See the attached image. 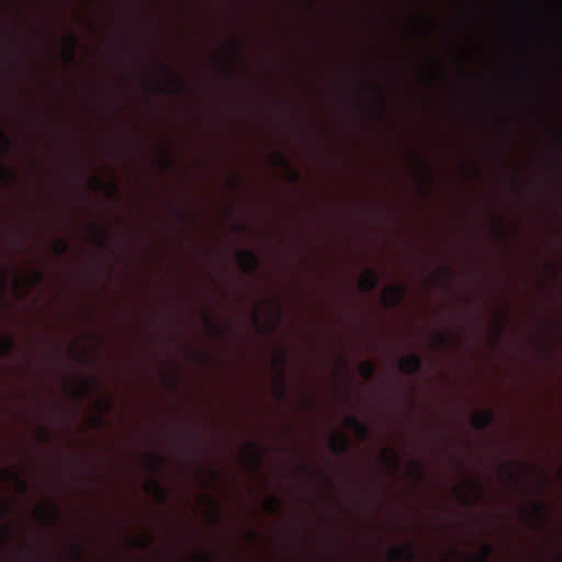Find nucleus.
Here are the masks:
<instances>
[{
    "mask_svg": "<svg viewBox=\"0 0 562 562\" xmlns=\"http://www.w3.org/2000/svg\"><path fill=\"white\" fill-rule=\"evenodd\" d=\"M389 558L392 562H414L416 559V551L413 543H406L402 547L396 546L391 549Z\"/></svg>",
    "mask_w": 562,
    "mask_h": 562,
    "instance_id": "f257e3e1",
    "label": "nucleus"
},
{
    "mask_svg": "<svg viewBox=\"0 0 562 562\" xmlns=\"http://www.w3.org/2000/svg\"><path fill=\"white\" fill-rule=\"evenodd\" d=\"M238 261L245 273H254L258 267L259 261L256 254L250 249H241L237 252Z\"/></svg>",
    "mask_w": 562,
    "mask_h": 562,
    "instance_id": "f03ea898",
    "label": "nucleus"
},
{
    "mask_svg": "<svg viewBox=\"0 0 562 562\" xmlns=\"http://www.w3.org/2000/svg\"><path fill=\"white\" fill-rule=\"evenodd\" d=\"M422 364L423 360L420 356L417 353H411L400 361L398 369L406 375H415L419 372Z\"/></svg>",
    "mask_w": 562,
    "mask_h": 562,
    "instance_id": "7ed1b4c3",
    "label": "nucleus"
},
{
    "mask_svg": "<svg viewBox=\"0 0 562 562\" xmlns=\"http://www.w3.org/2000/svg\"><path fill=\"white\" fill-rule=\"evenodd\" d=\"M406 294V288L403 285H393L385 290L382 300L385 306L395 307L398 305Z\"/></svg>",
    "mask_w": 562,
    "mask_h": 562,
    "instance_id": "20e7f679",
    "label": "nucleus"
},
{
    "mask_svg": "<svg viewBox=\"0 0 562 562\" xmlns=\"http://www.w3.org/2000/svg\"><path fill=\"white\" fill-rule=\"evenodd\" d=\"M494 419V412L491 409H484L475 413L471 418V423L476 430L483 431L490 427Z\"/></svg>",
    "mask_w": 562,
    "mask_h": 562,
    "instance_id": "39448f33",
    "label": "nucleus"
},
{
    "mask_svg": "<svg viewBox=\"0 0 562 562\" xmlns=\"http://www.w3.org/2000/svg\"><path fill=\"white\" fill-rule=\"evenodd\" d=\"M0 480L3 482H13L16 491L21 494H25L29 491V484L23 480L20 474L12 471L11 469H4L0 471Z\"/></svg>",
    "mask_w": 562,
    "mask_h": 562,
    "instance_id": "423d86ee",
    "label": "nucleus"
},
{
    "mask_svg": "<svg viewBox=\"0 0 562 562\" xmlns=\"http://www.w3.org/2000/svg\"><path fill=\"white\" fill-rule=\"evenodd\" d=\"M379 274L373 269H366L359 279V289L363 293H369L376 288Z\"/></svg>",
    "mask_w": 562,
    "mask_h": 562,
    "instance_id": "0eeeda50",
    "label": "nucleus"
},
{
    "mask_svg": "<svg viewBox=\"0 0 562 562\" xmlns=\"http://www.w3.org/2000/svg\"><path fill=\"white\" fill-rule=\"evenodd\" d=\"M345 426L352 430L360 439H367L369 436V429L364 423H362L356 415L347 416Z\"/></svg>",
    "mask_w": 562,
    "mask_h": 562,
    "instance_id": "6e6552de",
    "label": "nucleus"
},
{
    "mask_svg": "<svg viewBox=\"0 0 562 562\" xmlns=\"http://www.w3.org/2000/svg\"><path fill=\"white\" fill-rule=\"evenodd\" d=\"M329 445L334 453L344 454L348 450L349 440L344 434H338L331 436Z\"/></svg>",
    "mask_w": 562,
    "mask_h": 562,
    "instance_id": "1a4fd4ad",
    "label": "nucleus"
},
{
    "mask_svg": "<svg viewBox=\"0 0 562 562\" xmlns=\"http://www.w3.org/2000/svg\"><path fill=\"white\" fill-rule=\"evenodd\" d=\"M38 515H40L41 519L46 525H48V524H53L57 520L59 510H58V507L54 503H49L47 509H44V508L38 509Z\"/></svg>",
    "mask_w": 562,
    "mask_h": 562,
    "instance_id": "9d476101",
    "label": "nucleus"
},
{
    "mask_svg": "<svg viewBox=\"0 0 562 562\" xmlns=\"http://www.w3.org/2000/svg\"><path fill=\"white\" fill-rule=\"evenodd\" d=\"M78 40L72 34H68L64 37V44H65V57L68 61H72L76 56V46H77Z\"/></svg>",
    "mask_w": 562,
    "mask_h": 562,
    "instance_id": "9b49d317",
    "label": "nucleus"
},
{
    "mask_svg": "<svg viewBox=\"0 0 562 562\" xmlns=\"http://www.w3.org/2000/svg\"><path fill=\"white\" fill-rule=\"evenodd\" d=\"M248 448L250 450L249 463L254 467L255 470H257L261 467L262 463V452L258 445L254 441L248 442Z\"/></svg>",
    "mask_w": 562,
    "mask_h": 562,
    "instance_id": "f8f14e48",
    "label": "nucleus"
},
{
    "mask_svg": "<svg viewBox=\"0 0 562 562\" xmlns=\"http://www.w3.org/2000/svg\"><path fill=\"white\" fill-rule=\"evenodd\" d=\"M359 373L363 379H372L375 373V364L373 361L367 359L359 366Z\"/></svg>",
    "mask_w": 562,
    "mask_h": 562,
    "instance_id": "ddd939ff",
    "label": "nucleus"
},
{
    "mask_svg": "<svg viewBox=\"0 0 562 562\" xmlns=\"http://www.w3.org/2000/svg\"><path fill=\"white\" fill-rule=\"evenodd\" d=\"M272 160H273V165H276V166H283V167L289 168L292 181H297L299 173L295 170L290 168V165L283 154L274 153L272 156Z\"/></svg>",
    "mask_w": 562,
    "mask_h": 562,
    "instance_id": "4468645a",
    "label": "nucleus"
},
{
    "mask_svg": "<svg viewBox=\"0 0 562 562\" xmlns=\"http://www.w3.org/2000/svg\"><path fill=\"white\" fill-rule=\"evenodd\" d=\"M93 190H100L101 188L108 189L109 195H115L117 192V186L114 182L105 183L99 177H94L91 180Z\"/></svg>",
    "mask_w": 562,
    "mask_h": 562,
    "instance_id": "2eb2a0df",
    "label": "nucleus"
},
{
    "mask_svg": "<svg viewBox=\"0 0 562 562\" xmlns=\"http://www.w3.org/2000/svg\"><path fill=\"white\" fill-rule=\"evenodd\" d=\"M90 228L93 233L92 238H93L94 243L97 244L98 247L103 248V246H104L103 237L106 234V229L104 227H101L97 223H91Z\"/></svg>",
    "mask_w": 562,
    "mask_h": 562,
    "instance_id": "dca6fc26",
    "label": "nucleus"
},
{
    "mask_svg": "<svg viewBox=\"0 0 562 562\" xmlns=\"http://www.w3.org/2000/svg\"><path fill=\"white\" fill-rule=\"evenodd\" d=\"M382 458H383V461L385 463H387L391 468L397 469L398 453L394 449H392V448L384 449L383 453H382Z\"/></svg>",
    "mask_w": 562,
    "mask_h": 562,
    "instance_id": "f3484780",
    "label": "nucleus"
},
{
    "mask_svg": "<svg viewBox=\"0 0 562 562\" xmlns=\"http://www.w3.org/2000/svg\"><path fill=\"white\" fill-rule=\"evenodd\" d=\"M15 348V342L11 337H4L0 340V358H7Z\"/></svg>",
    "mask_w": 562,
    "mask_h": 562,
    "instance_id": "a211bd4d",
    "label": "nucleus"
},
{
    "mask_svg": "<svg viewBox=\"0 0 562 562\" xmlns=\"http://www.w3.org/2000/svg\"><path fill=\"white\" fill-rule=\"evenodd\" d=\"M548 507L543 502H536L532 506L531 514L541 521L547 520Z\"/></svg>",
    "mask_w": 562,
    "mask_h": 562,
    "instance_id": "6ab92c4d",
    "label": "nucleus"
},
{
    "mask_svg": "<svg viewBox=\"0 0 562 562\" xmlns=\"http://www.w3.org/2000/svg\"><path fill=\"white\" fill-rule=\"evenodd\" d=\"M148 486L154 492V494L156 495V497L158 498L159 502L166 501V497H167L166 492L158 481L150 479L148 481Z\"/></svg>",
    "mask_w": 562,
    "mask_h": 562,
    "instance_id": "aec40b11",
    "label": "nucleus"
},
{
    "mask_svg": "<svg viewBox=\"0 0 562 562\" xmlns=\"http://www.w3.org/2000/svg\"><path fill=\"white\" fill-rule=\"evenodd\" d=\"M11 139L0 124V153L7 155L11 149Z\"/></svg>",
    "mask_w": 562,
    "mask_h": 562,
    "instance_id": "412c9836",
    "label": "nucleus"
},
{
    "mask_svg": "<svg viewBox=\"0 0 562 562\" xmlns=\"http://www.w3.org/2000/svg\"><path fill=\"white\" fill-rule=\"evenodd\" d=\"M149 459H150V471L153 472H157V471H160L164 467V458L157 453V452H150L149 453Z\"/></svg>",
    "mask_w": 562,
    "mask_h": 562,
    "instance_id": "4be33fe9",
    "label": "nucleus"
},
{
    "mask_svg": "<svg viewBox=\"0 0 562 562\" xmlns=\"http://www.w3.org/2000/svg\"><path fill=\"white\" fill-rule=\"evenodd\" d=\"M265 509L269 513V514H277L279 512V508H280V501L278 499V497L276 496H269L266 501H265Z\"/></svg>",
    "mask_w": 562,
    "mask_h": 562,
    "instance_id": "5701e85b",
    "label": "nucleus"
},
{
    "mask_svg": "<svg viewBox=\"0 0 562 562\" xmlns=\"http://www.w3.org/2000/svg\"><path fill=\"white\" fill-rule=\"evenodd\" d=\"M494 547L485 543L480 550V554L475 557V562H487V559L493 554Z\"/></svg>",
    "mask_w": 562,
    "mask_h": 562,
    "instance_id": "b1692460",
    "label": "nucleus"
},
{
    "mask_svg": "<svg viewBox=\"0 0 562 562\" xmlns=\"http://www.w3.org/2000/svg\"><path fill=\"white\" fill-rule=\"evenodd\" d=\"M53 250L57 256H63L69 250V245L65 239L58 238L53 246Z\"/></svg>",
    "mask_w": 562,
    "mask_h": 562,
    "instance_id": "393cba45",
    "label": "nucleus"
},
{
    "mask_svg": "<svg viewBox=\"0 0 562 562\" xmlns=\"http://www.w3.org/2000/svg\"><path fill=\"white\" fill-rule=\"evenodd\" d=\"M285 393H286V384H285V380H284V376H283V372L280 374V378L278 380V385H277V396L278 398H283L285 396Z\"/></svg>",
    "mask_w": 562,
    "mask_h": 562,
    "instance_id": "a878e982",
    "label": "nucleus"
},
{
    "mask_svg": "<svg viewBox=\"0 0 562 562\" xmlns=\"http://www.w3.org/2000/svg\"><path fill=\"white\" fill-rule=\"evenodd\" d=\"M11 528L9 526L2 527L0 529V546H5L9 543L11 538Z\"/></svg>",
    "mask_w": 562,
    "mask_h": 562,
    "instance_id": "bb28decb",
    "label": "nucleus"
},
{
    "mask_svg": "<svg viewBox=\"0 0 562 562\" xmlns=\"http://www.w3.org/2000/svg\"><path fill=\"white\" fill-rule=\"evenodd\" d=\"M15 178V172L12 169L5 168L4 166L0 165V181H4L7 179L14 180Z\"/></svg>",
    "mask_w": 562,
    "mask_h": 562,
    "instance_id": "cd10ccee",
    "label": "nucleus"
},
{
    "mask_svg": "<svg viewBox=\"0 0 562 562\" xmlns=\"http://www.w3.org/2000/svg\"><path fill=\"white\" fill-rule=\"evenodd\" d=\"M44 281V273L41 270H35L31 274L32 285H40Z\"/></svg>",
    "mask_w": 562,
    "mask_h": 562,
    "instance_id": "c85d7f7f",
    "label": "nucleus"
},
{
    "mask_svg": "<svg viewBox=\"0 0 562 562\" xmlns=\"http://www.w3.org/2000/svg\"><path fill=\"white\" fill-rule=\"evenodd\" d=\"M159 65L169 74H171L173 76V78L176 79V81L178 82V85L180 86V88H184V83H183V80L181 79L180 76H178L167 64L165 63H159Z\"/></svg>",
    "mask_w": 562,
    "mask_h": 562,
    "instance_id": "c756f323",
    "label": "nucleus"
},
{
    "mask_svg": "<svg viewBox=\"0 0 562 562\" xmlns=\"http://www.w3.org/2000/svg\"><path fill=\"white\" fill-rule=\"evenodd\" d=\"M161 161H162V165H164L165 168L170 169V168L173 167V159L171 158V156L167 151L162 153Z\"/></svg>",
    "mask_w": 562,
    "mask_h": 562,
    "instance_id": "7c9ffc66",
    "label": "nucleus"
},
{
    "mask_svg": "<svg viewBox=\"0 0 562 562\" xmlns=\"http://www.w3.org/2000/svg\"><path fill=\"white\" fill-rule=\"evenodd\" d=\"M91 383L92 382H87V381L82 382L77 395L82 396V395L89 393L90 389H91Z\"/></svg>",
    "mask_w": 562,
    "mask_h": 562,
    "instance_id": "2f4dec72",
    "label": "nucleus"
},
{
    "mask_svg": "<svg viewBox=\"0 0 562 562\" xmlns=\"http://www.w3.org/2000/svg\"><path fill=\"white\" fill-rule=\"evenodd\" d=\"M423 168L425 170L424 180L426 182H429L430 181V177H431V167H430V165L427 161H424L423 162Z\"/></svg>",
    "mask_w": 562,
    "mask_h": 562,
    "instance_id": "473e14b6",
    "label": "nucleus"
},
{
    "mask_svg": "<svg viewBox=\"0 0 562 562\" xmlns=\"http://www.w3.org/2000/svg\"><path fill=\"white\" fill-rule=\"evenodd\" d=\"M150 538L146 536L138 540L135 544L142 549H147L150 546Z\"/></svg>",
    "mask_w": 562,
    "mask_h": 562,
    "instance_id": "72a5a7b5",
    "label": "nucleus"
},
{
    "mask_svg": "<svg viewBox=\"0 0 562 562\" xmlns=\"http://www.w3.org/2000/svg\"><path fill=\"white\" fill-rule=\"evenodd\" d=\"M437 340L442 347H447L449 345V336L445 334H437Z\"/></svg>",
    "mask_w": 562,
    "mask_h": 562,
    "instance_id": "f704fd0d",
    "label": "nucleus"
},
{
    "mask_svg": "<svg viewBox=\"0 0 562 562\" xmlns=\"http://www.w3.org/2000/svg\"><path fill=\"white\" fill-rule=\"evenodd\" d=\"M507 325V315L506 314H503L502 315V318L499 321V333H502L504 330V328L506 327Z\"/></svg>",
    "mask_w": 562,
    "mask_h": 562,
    "instance_id": "c9c22d12",
    "label": "nucleus"
},
{
    "mask_svg": "<svg viewBox=\"0 0 562 562\" xmlns=\"http://www.w3.org/2000/svg\"><path fill=\"white\" fill-rule=\"evenodd\" d=\"M205 324L209 329L216 331V334H220V331L215 328V326L213 325V323L209 316L205 317Z\"/></svg>",
    "mask_w": 562,
    "mask_h": 562,
    "instance_id": "e433bc0d",
    "label": "nucleus"
},
{
    "mask_svg": "<svg viewBox=\"0 0 562 562\" xmlns=\"http://www.w3.org/2000/svg\"><path fill=\"white\" fill-rule=\"evenodd\" d=\"M204 498H205V501H206L210 505H212V506H216L217 510H220V507L217 506V504H216L215 499H214L211 495L205 494V495H204Z\"/></svg>",
    "mask_w": 562,
    "mask_h": 562,
    "instance_id": "4c0bfd02",
    "label": "nucleus"
},
{
    "mask_svg": "<svg viewBox=\"0 0 562 562\" xmlns=\"http://www.w3.org/2000/svg\"><path fill=\"white\" fill-rule=\"evenodd\" d=\"M413 467H414L415 472L417 473V475L418 476H423V469H422L420 464H418L417 462H414Z\"/></svg>",
    "mask_w": 562,
    "mask_h": 562,
    "instance_id": "58836bf2",
    "label": "nucleus"
},
{
    "mask_svg": "<svg viewBox=\"0 0 562 562\" xmlns=\"http://www.w3.org/2000/svg\"><path fill=\"white\" fill-rule=\"evenodd\" d=\"M235 228H236L237 233L244 234L246 232V229H247V226L244 225V224H239V225H236Z\"/></svg>",
    "mask_w": 562,
    "mask_h": 562,
    "instance_id": "ea45409f",
    "label": "nucleus"
},
{
    "mask_svg": "<svg viewBox=\"0 0 562 562\" xmlns=\"http://www.w3.org/2000/svg\"><path fill=\"white\" fill-rule=\"evenodd\" d=\"M443 274H445L446 281L450 282V279H451V276H452L451 270L449 268H446L445 271H443Z\"/></svg>",
    "mask_w": 562,
    "mask_h": 562,
    "instance_id": "a19ab883",
    "label": "nucleus"
},
{
    "mask_svg": "<svg viewBox=\"0 0 562 562\" xmlns=\"http://www.w3.org/2000/svg\"><path fill=\"white\" fill-rule=\"evenodd\" d=\"M498 231H499L501 237H504V235L506 234V231H505V227H504V225H503V223L501 221L498 222Z\"/></svg>",
    "mask_w": 562,
    "mask_h": 562,
    "instance_id": "79ce46f5",
    "label": "nucleus"
},
{
    "mask_svg": "<svg viewBox=\"0 0 562 562\" xmlns=\"http://www.w3.org/2000/svg\"><path fill=\"white\" fill-rule=\"evenodd\" d=\"M211 475H212L213 480H218L220 479V473L216 470H212L211 471Z\"/></svg>",
    "mask_w": 562,
    "mask_h": 562,
    "instance_id": "37998d69",
    "label": "nucleus"
},
{
    "mask_svg": "<svg viewBox=\"0 0 562 562\" xmlns=\"http://www.w3.org/2000/svg\"><path fill=\"white\" fill-rule=\"evenodd\" d=\"M41 436H42V439H43V440H46V439H47V437H48L47 430H46V429H44V428H43V429H41Z\"/></svg>",
    "mask_w": 562,
    "mask_h": 562,
    "instance_id": "c03bdc74",
    "label": "nucleus"
},
{
    "mask_svg": "<svg viewBox=\"0 0 562 562\" xmlns=\"http://www.w3.org/2000/svg\"><path fill=\"white\" fill-rule=\"evenodd\" d=\"M93 422L95 423L97 426H101L103 423V419L101 416H99V417L94 418Z\"/></svg>",
    "mask_w": 562,
    "mask_h": 562,
    "instance_id": "a18cd8bd",
    "label": "nucleus"
},
{
    "mask_svg": "<svg viewBox=\"0 0 562 562\" xmlns=\"http://www.w3.org/2000/svg\"><path fill=\"white\" fill-rule=\"evenodd\" d=\"M81 554V548L79 546H75V555L78 558Z\"/></svg>",
    "mask_w": 562,
    "mask_h": 562,
    "instance_id": "49530a36",
    "label": "nucleus"
},
{
    "mask_svg": "<svg viewBox=\"0 0 562 562\" xmlns=\"http://www.w3.org/2000/svg\"><path fill=\"white\" fill-rule=\"evenodd\" d=\"M201 561L202 562H211V559H210V557L207 554H202L201 555Z\"/></svg>",
    "mask_w": 562,
    "mask_h": 562,
    "instance_id": "de8ad7c7",
    "label": "nucleus"
},
{
    "mask_svg": "<svg viewBox=\"0 0 562 562\" xmlns=\"http://www.w3.org/2000/svg\"><path fill=\"white\" fill-rule=\"evenodd\" d=\"M100 404L104 407V408H109L110 404L105 401V400H100Z\"/></svg>",
    "mask_w": 562,
    "mask_h": 562,
    "instance_id": "09e8293b",
    "label": "nucleus"
},
{
    "mask_svg": "<svg viewBox=\"0 0 562 562\" xmlns=\"http://www.w3.org/2000/svg\"><path fill=\"white\" fill-rule=\"evenodd\" d=\"M212 518H213V522H214V524H216V525H217V524L220 522V517H218V515H217V514H214V515L212 516Z\"/></svg>",
    "mask_w": 562,
    "mask_h": 562,
    "instance_id": "8fccbe9b",
    "label": "nucleus"
},
{
    "mask_svg": "<svg viewBox=\"0 0 562 562\" xmlns=\"http://www.w3.org/2000/svg\"><path fill=\"white\" fill-rule=\"evenodd\" d=\"M9 510H10V508H9V506H8V505H3V506H2V513H3V515H7V514L9 513Z\"/></svg>",
    "mask_w": 562,
    "mask_h": 562,
    "instance_id": "3c124183",
    "label": "nucleus"
},
{
    "mask_svg": "<svg viewBox=\"0 0 562 562\" xmlns=\"http://www.w3.org/2000/svg\"><path fill=\"white\" fill-rule=\"evenodd\" d=\"M249 537L252 539V540H256L258 538V535L255 532V531H250L249 532Z\"/></svg>",
    "mask_w": 562,
    "mask_h": 562,
    "instance_id": "603ef678",
    "label": "nucleus"
},
{
    "mask_svg": "<svg viewBox=\"0 0 562 562\" xmlns=\"http://www.w3.org/2000/svg\"><path fill=\"white\" fill-rule=\"evenodd\" d=\"M196 439H198V442H199V447L202 449V437L200 434L196 435Z\"/></svg>",
    "mask_w": 562,
    "mask_h": 562,
    "instance_id": "864d4df0",
    "label": "nucleus"
},
{
    "mask_svg": "<svg viewBox=\"0 0 562 562\" xmlns=\"http://www.w3.org/2000/svg\"><path fill=\"white\" fill-rule=\"evenodd\" d=\"M234 46H235V49H238L239 48V43L235 42Z\"/></svg>",
    "mask_w": 562,
    "mask_h": 562,
    "instance_id": "5fc2aeb1",
    "label": "nucleus"
},
{
    "mask_svg": "<svg viewBox=\"0 0 562 562\" xmlns=\"http://www.w3.org/2000/svg\"><path fill=\"white\" fill-rule=\"evenodd\" d=\"M376 90H378L379 94H382V90L380 87H378Z\"/></svg>",
    "mask_w": 562,
    "mask_h": 562,
    "instance_id": "6e6d98bb",
    "label": "nucleus"
}]
</instances>
